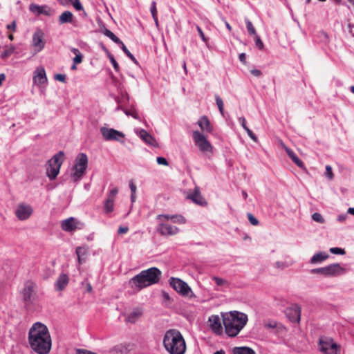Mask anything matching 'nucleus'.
<instances>
[{"label":"nucleus","mask_w":354,"mask_h":354,"mask_svg":"<svg viewBox=\"0 0 354 354\" xmlns=\"http://www.w3.org/2000/svg\"><path fill=\"white\" fill-rule=\"evenodd\" d=\"M28 342L30 348L38 354H47L51 348V337L46 325L36 322L30 328Z\"/></svg>","instance_id":"obj_1"},{"label":"nucleus","mask_w":354,"mask_h":354,"mask_svg":"<svg viewBox=\"0 0 354 354\" xmlns=\"http://www.w3.org/2000/svg\"><path fill=\"white\" fill-rule=\"evenodd\" d=\"M225 333L229 337H236L248 322V315L239 311H230L222 314Z\"/></svg>","instance_id":"obj_2"},{"label":"nucleus","mask_w":354,"mask_h":354,"mask_svg":"<svg viewBox=\"0 0 354 354\" xmlns=\"http://www.w3.org/2000/svg\"><path fill=\"white\" fill-rule=\"evenodd\" d=\"M160 277L161 271L156 267H152L141 271L132 277L129 283L134 290L140 291L145 288L157 283L160 281Z\"/></svg>","instance_id":"obj_3"},{"label":"nucleus","mask_w":354,"mask_h":354,"mask_svg":"<svg viewBox=\"0 0 354 354\" xmlns=\"http://www.w3.org/2000/svg\"><path fill=\"white\" fill-rule=\"evenodd\" d=\"M163 346L169 354H185L186 351L185 340L181 333L177 329H169L165 333Z\"/></svg>","instance_id":"obj_4"},{"label":"nucleus","mask_w":354,"mask_h":354,"mask_svg":"<svg viewBox=\"0 0 354 354\" xmlns=\"http://www.w3.org/2000/svg\"><path fill=\"white\" fill-rule=\"evenodd\" d=\"M192 138L195 145L202 153H213V146L202 132H200L199 131H194L192 133Z\"/></svg>","instance_id":"obj_5"},{"label":"nucleus","mask_w":354,"mask_h":354,"mask_svg":"<svg viewBox=\"0 0 354 354\" xmlns=\"http://www.w3.org/2000/svg\"><path fill=\"white\" fill-rule=\"evenodd\" d=\"M88 166V157L86 154L84 153H80L76 159L75 164L73 167V173L72 176L75 180H79L84 173L85 172Z\"/></svg>","instance_id":"obj_6"},{"label":"nucleus","mask_w":354,"mask_h":354,"mask_svg":"<svg viewBox=\"0 0 354 354\" xmlns=\"http://www.w3.org/2000/svg\"><path fill=\"white\" fill-rule=\"evenodd\" d=\"M170 286L180 295L183 296L194 297L191 288L189 285L179 278L171 277L169 279Z\"/></svg>","instance_id":"obj_7"},{"label":"nucleus","mask_w":354,"mask_h":354,"mask_svg":"<svg viewBox=\"0 0 354 354\" xmlns=\"http://www.w3.org/2000/svg\"><path fill=\"white\" fill-rule=\"evenodd\" d=\"M100 131L103 138L106 141H118L121 143L124 142V138L125 135L121 131L105 127H102Z\"/></svg>","instance_id":"obj_8"},{"label":"nucleus","mask_w":354,"mask_h":354,"mask_svg":"<svg viewBox=\"0 0 354 354\" xmlns=\"http://www.w3.org/2000/svg\"><path fill=\"white\" fill-rule=\"evenodd\" d=\"M35 288L36 284L32 281H27L24 284V288L21 292L23 300L25 305L29 306L31 304L35 297Z\"/></svg>","instance_id":"obj_9"},{"label":"nucleus","mask_w":354,"mask_h":354,"mask_svg":"<svg viewBox=\"0 0 354 354\" xmlns=\"http://www.w3.org/2000/svg\"><path fill=\"white\" fill-rule=\"evenodd\" d=\"M319 351L324 354H337L339 346L335 343L332 339L322 337L319 342Z\"/></svg>","instance_id":"obj_10"},{"label":"nucleus","mask_w":354,"mask_h":354,"mask_svg":"<svg viewBox=\"0 0 354 354\" xmlns=\"http://www.w3.org/2000/svg\"><path fill=\"white\" fill-rule=\"evenodd\" d=\"M33 209L30 205L19 203L15 210V215L20 221L27 220L32 214Z\"/></svg>","instance_id":"obj_11"},{"label":"nucleus","mask_w":354,"mask_h":354,"mask_svg":"<svg viewBox=\"0 0 354 354\" xmlns=\"http://www.w3.org/2000/svg\"><path fill=\"white\" fill-rule=\"evenodd\" d=\"M285 314L291 322L299 323L301 317V307L298 304H292L286 309Z\"/></svg>","instance_id":"obj_12"},{"label":"nucleus","mask_w":354,"mask_h":354,"mask_svg":"<svg viewBox=\"0 0 354 354\" xmlns=\"http://www.w3.org/2000/svg\"><path fill=\"white\" fill-rule=\"evenodd\" d=\"M157 232L162 236H172L179 232V229L164 222H160L156 228Z\"/></svg>","instance_id":"obj_13"},{"label":"nucleus","mask_w":354,"mask_h":354,"mask_svg":"<svg viewBox=\"0 0 354 354\" xmlns=\"http://www.w3.org/2000/svg\"><path fill=\"white\" fill-rule=\"evenodd\" d=\"M44 33L41 29H37L32 35V46L39 52L45 46Z\"/></svg>","instance_id":"obj_14"},{"label":"nucleus","mask_w":354,"mask_h":354,"mask_svg":"<svg viewBox=\"0 0 354 354\" xmlns=\"http://www.w3.org/2000/svg\"><path fill=\"white\" fill-rule=\"evenodd\" d=\"M210 328L216 335H221L223 333V327L221 326L220 318L218 315H212L209 317Z\"/></svg>","instance_id":"obj_15"},{"label":"nucleus","mask_w":354,"mask_h":354,"mask_svg":"<svg viewBox=\"0 0 354 354\" xmlns=\"http://www.w3.org/2000/svg\"><path fill=\"white\" fill-rule=\"evenodd\" d=\"M29 10L32 13L37 15H44L46 16L51 15V10L47 6H39L37 4L32 3L29 6Z\"/></svg>","instance_id":"obj_16"},{"label":"nucleus","mask_w":354,"mask_h":354,"mask_svg":"<svg viewBox=\"0 0 354 354\" xmlns=\"http://www.w3.org/2000/svg\"><path fill=\"white\" fill-rule=\"evenodd\" d=\"M187 198L192 200L194 203L204 206L207 205L205 198L201 196L200 189L196 187L193 193L187 195Z\"/></svg>","instance_id":"obj_17"},{"label":"nucleus","mask_w":354,"mask_h":354,"mask_svg":"<svg viewBox=\"0 0 354 354\" xmlns=\"http://www.w3.org/2000/svg\"><path fill=\"white\" fill-rule=\"evenodd\" d=\"M326 277L337 276L344 271L339 263H333L325 267Z\"/></svg>","instance_id":"obj_18"},{"label":"nucleus","mask_w":354,"mask_h":354,"mask_svg":"<svg viewBox=\"0 0 354 354\" xmlns=\"http://www.w3.org/2000/svg\"><path fill=\"white\" fill-rule=\"evenodd\" d=\"M198 124L202 132L212 133L213 131V127L211 125L208 118L205 115L200 118L198 121Z\"/></svg>","instance_id":"obj_19"},{"label":"nucleus","mask_w":354,"mask_h":354,"mask_svg":"<svg viewBox=\"0 0 354 354\" xmlns=\"http://www.w3.org/2000/svg\"><path fill=\"white\" fill-rule=\"evenodd\" d=\"M61 226L64 231H74L77 228L75 219L73 217L65 219L62 222Z\"/></svg>","instance_id":"obj_20"},{"label":"nucleus","mask_w":354,"mask_h":354,"mask_svg":"<svg viewBox=\"0 0 354 354\" xmlns=\"http://www.w3.org/2000/svg\"><path fill=\"white\" fill-rule=\"evenodd\" d=\"M64 157V153L62 151H59L58 153L55 154L48 162V164L51 166H59L61 167L62 160Z\"/></svg>","instance_id":"obj_21"},{"label":"nucleus","mask_w":354,"mask_h":354,"mask_svg":"<svg viewBox=\"0 0 354 354\" xmlns=\"http://www.w3.org/2000/svg\"><path fill=\"white\" fill-rule=\"evenodd\" d=\"M64 157V153L62 151H59L58 153L55 154L48 162V164L51 166H59L61 167L62 160Z\"/></svg>","instance_id":"obj_22"},{"label":"nucleus","mask_w":354,"mask_h":354,"mask_svg":"<svg viewBox=\"0 0 354 354\" xmlns=\"http://www.w3.org/2000/svg\"><path fill=\"white\" fill-rule=\"evenodd\" d=\"M68 281H69V279H68V277L67 276V274H60L55 283L56 289L59 291L63 290L68 285Z\"/></svg>","instance_id":"obj_23"},{"label":"nucleus","mask_w":354,"mask_h":354,"mask_svg":"<svg viewBox=\"0 0 354 354\" xmlns=\"http://www.w3.org/2000/svg\"><path fill=\"white\" fill-rule=\"evenodd\" d=\"M284 149L286 150L287 154L288 155L289 158L301 169H305V166L304 162L298 158V156L294 153L293 151H292L288 147L284 146Z\"/></svg>","instance_id":"obj_24"},{"label":"nucleus","mask_w":354,"mask_h":354,"mask_svg":"<svg viewBox=\"0 0 354 354\" xmlns=\"http://www.w3.org/2000/svg\"><path fill=\"white\" fill-rule=\"evenodd\" d=\"M142 310L140 308H135L126 317L127 322L134 324L142 316Z\"/></svg>","instance_id":"obj_25"},{"label":"nucleus","mask_w":354,"mask_h":354,"mask_svg":"<svg viewBox=\"0 0 354 354\" xmlns=\"http://www.w3.org/2000/svg\"><path fill=\"white\" fill-rule=\"evenodd\" d=\"M329 257V255L326 252H319L315 254L310 259V263L311 264H316L322 263L326 260Z\"/></svg>","instance_id":"obj_26"},{"label":"nucleus","mask_w":354,"mask_h":354,"mask_svg":"<svg viewBox=\"0 0 354 354\" xmlns=\"http://www.w3.org/2000/svg\"><path fill=\"white\" fill-rule=\"evenodd\" d=\"M73 20V15L71 11L66 10L62 12L59 17V24L66 23H72Z\"/></svg>","instance_id":"obj_27"},{"label":"nucleus","mask_w":354,"mask_h":354,"mask_svg":"<svg viewBox=\"0 0 354 354\" xmlns=\"http://www.w3.org/2000/svg\"><path fill=\"white\" fill-rule=\"evenodd\" d=\"M140 136L148 145H155L156 140L147 131L142 129L140 131Z\"/></svg>","instance_id":"obj_28"},{"label":"nucleus","mask_w":354,"mask_h":354,"mask_svg":"<svg viewBox=\"0 0 354 354\" xmlns=\"http://www.w3.org/2000/svg\"><path fill=\"white\" fill-rule=\"evenodd\" d=\"M59 169V166L55 167L48 165L46 169V175L50 180H54L57 176Z\"/></svg>","instance_id":"obj_29"},{"label":"nucleus","mask_w":354,"mask_h":354,"mask_svg":"<svg viewBox=\"0 0 354 354\" xmlns=\"http://www.w3.org/2000/svg\"><path fill=\"white\" fill-rule=\"evenodd\" d=\"M34 80L36 83L42 84L47 81L46 72L44 68L37 71V75L34 76Z\"/></svg>","instance_id":"obj_30"},{"label":"nucleus","mask_w":354,"mask_h":354,"mask_svg":"<svg viewBox=\"0 0 354 354\" xmlns=\"http://www.w3.org/2000/svg\"><path fill=\"white\" fill-rule=\"evenodd\" d=\"M233 354H256L254 351L250 347H234L232 349Z\"/></svg>","instance_id":"obj_31"},{"label":"nucleus","mask_w":354,"mask_h":354,"mask_svg":"<svg viewBox=\"0 0 354 354\" xmlns=\"http://www.w3.org/2000/svg\"><path fill=\"white\" fill-rule=\"evenodd\" d=\"M15 47L13 45L6 46L4 50L1 54V59H6L15 53Z\"/></svg>","instance_id":"obj_32"},{"label":"nucleus","mask_w":354,"mask_h":354,"mask_svg":"<svg viewBox=\"0 0 354 354\" xmlns=\"http://www.w3.org/2000/svg\"><path fill=\"white\" fill-rule=\"evenodd\" d=\"M103 33L104 35L108 37L115 44L118 45L122 44L123 42L117 36H115L110 30L105 28L104 30L103 31Z\"/></svg>","instance_id":"obj_33"},{"label":"nucleus","mask_w":354,"mask_h":354,"mask_svg":"<svg viewBox=\"0 0 354 354\" xmlns=\"http://www.w3.org/2000/svg\"><path fill=\"white\" fill-rule=\"evenodd\" d=\"M113 207H114V201L107 198V199L105 201L104 204V212L106 214L112 212L113 211Z\"/></svg>","instance_id":"obj_34"},{"label":"nucleus","mask_w":354,"mask_h":354,"mask_svg":"<svg viewBox=\"0 0 354 354\" xmlns=\"http://www.w3.org/2000/svg\"><path fill=\"white\" fill-rule=\"evenodd\" d=\"M122 51L125 53V55L136 65H138V62L136 59V57L131 53V52L127 49L126 46L122 43L120 45Z\"/></svg>","instance_id":"obj_35"},{"label":"nucleus","mask_w":354,"mask_h":354,"mask_svg":"<svg viewBox=\"0 0 354 354\" xmlns=\"http://www.w3.org/2000/svg\"><path fill=\"white\" fill-rule=\"evenodd\" d=\"M245 21L246 28H247V30H248L249 34L250 35H257L256 30H255L253 24H252V22L248 19H245Z\"/></svg>","instance_id":"obj_36"},{"label":"nucleus","mask_w":354,"mask_h":354,"mask_svg":"<svg viewBox=\"0 0 354 354\" xmlns=\"http://www.w3.org/2000/svg\"><path fill=\"white\" fill-rule=\"evenodd\" d=\"M215 100H216V105H217V106L218 108V110H219L220 113L222 115H223L224 104H223V100L220 97L219 95H215Z\"/></svg>","instance_id":"obj_37"},{"label":"nucleus","mask_w":354,"mask_h":354,"mask_svg":"<svg viewBox=\"0 0 354 354\" xmlns=\"http://www.w3.org/2000/svg\"><path fill=\"white\" fill-rule=\"evenodd\" d=\"M104 49L107 52L108 57H109V58L110 59V62L112 64L114 69L115 70V71L118 72L119 69H120V67H119V65H118V62L115 59L113 55H111L110 53H109V51L105 48H104Z\"/></svg>","instance_id":"obj_38"},{"label":"nucleus","mask_w":354,"mask_h":354,"mask_svg":"<svg viewBox=\"0 0 354 354\" xmlns=\"http://www.w3.org/2000/svg\"><path fill=\"white\" fill-rule=\"evenodd\" d=\"M312 218L313 221L322 224L325 223L324 218H323L322 214L318 212H315L314 214H313Z\"/></svg>","instance_id":"obj_39"},{"label":"nucleus","mask_w":354,"mask_h":354,"mask_svg":"<svg viewBox=\"0 0 354 354\" xmlns=\"http://www.w3.org/2000/svg\"><path fill=\"white\" fill-rule=\"evenodd\" d=\"M185 221V218L181 215H174L172 218V222L174 223L183 224Z\"/></svg>","instance_id":"obj_40"},{"label":"nucleus","mask_w":354,"mask_h":354,"mask_svg":"<svg viewBox=\"0 0 354 354\" xmlns=\"http://www.w3.org/2000/svg\"><path fill=\"white\" fill-rule=\"evenodd\" d=\"M174 217V215L171 214H159L157 216L156 218L159 220L160 222H164L165 220L169 221L171 220Z\"/></svg>","instance_id":"obj_41"},{"label":"nucleus","mask_w":354,"mask_h":354,"mask_svg":"<svg viewBox=\"0 0 354 354\" xmlns=\"http://www.w3.org/2000/svg\"><path fill=\"white\" fill-rule=\"evenodd\" d=\"M150 12L151 13L152 17L155 18L156 17H158V12L156 8V2L155 1H153L151 4L150 7Z\"/></svg>","instance_id":"obj_42"},{"label":"nucleus","mask_w":354,"mask_h":354,"mask_svg":"<svg viewBox=\"0 0 354 354\" xmlns=\"http://www.w3.org/2000/svg\"><path fill=\"white\" fill-rule=\"evenodd\" d=\"M310 273L318 274L326 277L325 267L312 269Z\"/></svg>","instance_id":"obj_43"},{"label":"nucleus","mask_w":354,"mask_h":354,"mask_svg":"<svg viewBox=\"0 0 354 354\" xmlns=\"http://www.w3.org/2000/svg\"><path fill=\"white\" fill-rule=\"evenodd\" d=\"M248 221L252 225H257L259 224L258 219L251 213L247 214Z\"/></svg>","instance_id":"obj_44"},{"label":"nucleus","mask_w":354,"mask_h":354,"mask_svg":"<svg viewBox=\"0 0 354 354\" xmlns=\"http://www.w3.org/2000/svg\"><path fill=\"white\" fill-rule=\"evenodd\" d=\"M212 279L215 281L216 285L219 286L228 284L226 280L218 277H214Z\"/></svg>","instance_id":"obj_45"},{"label":"nucleus","mask_w":354,"mask_h":354,"mask_svg":"<svg viewBox=\"0 0 354 354\" xmlns=\"http://www.w3.org/2000/svg\"><path fill=\"white\" fill-rule=\"evenodd\" d=\"M254 41H255V44H256V46L259 49V50H262L263 49V47H264V45H263V41H261V38L259 36H258L257 35H255V37H254Z\"/></svg>","instance_id":"obj_46"},{"label":"nucleus","mask_w":354,"mask_h":354,"mask_svg":"<svg viewBox=\"0 0 354 354\" xmlns=\"http://www.w3.org/2000/svg\"><path fill=\"white\" fill-rule=\"evenodd\" d=\"M330 252L334 254H344L345 250L340 248H331Z\"/></svg>","instance_id":"obj_47"},{"label":"nucleus","mask_w":354,"mask_h":354,"mask_svg":"<svg viewBox=\"0 0 354 354\" xmlns=\"http://www.w3.org/2000/svg\"><path fill=\"white\" fill-rule=\"evenodd\" d=\"M124 112L128 116L131 115L135 119L139 118L138 114L136 110H124Z\"/></svg>","instance_id":"obj_48"},{"label":"nucleus","mask_w":354,"mask_h":354,"mask_svg":"<svg viewBox=\"0 0 354 354\" xmlns=\"http://www.w3.org/2000/svg\"><path fill=\"white\" fill-rule=\"evenodd\" d=\"M118 193V188L115 187L109 192V193L108 194L107 198L109 199H111L113 201H115V197Z\"/></svg>","instance_id":"obj_49"},{"label":"nucleus","mask_w":354,"mask_h":354,"mask_svg":"<svg viewBox=\"0 0 354 354\" xmlns=\"http://www.w3.org/2000/svg\"><path fill=\"white\" fill-rule=\"evenodd\" d=\"M325 175L330 180L333 179V171H332V168H331V167L330 165H326V173H325Z\"/></svg>","instance_id":"obj_50"},{"label":"nucleus","mask_w":354,"mask_h":354,"mask_svg":"<svg viewBox=\"0 0 354 354\" xmlns=\"http://www.w3.org/2000/svg\"><path fill=\"white\" fill-rule=\"evenodd\" d=\"M73 5L74 8H75V10H84L83 6H82L81 2L80 1V0H75V1L73 2Z\"/></svg>","instance_id":"obj_51"},{"label":"nucleus","mask_w":354,"mask_h":354,"mask_svg":"<svg viewBox=\"0 0 354 354\" xmlns=\"http://www.w3.org/2000/svg\"><path fill=\"white\" fill-rule=\"evenodd\" d=\"M196 30H197V31H198V32L201 39L203 41L207 42V39L205 37V36L202 29L201 28V27L198 26H196Z\"/></svg>","instance_id":"obj_52"},{"label":"nucleus","mask_w":354,"mask_h":354,"mask_svg":"<svg viewBox=\"0 0 354 354\" xmlns=\"http://www.w3.org/2000/svg\"><path fill=\"white\" fill-rule=\"evenodd\" d=\"M55 79L57 81L62 82L63 83L66 82V75L64 74H57L55 75Z\"/></svg>","instance_id":"obj_53"},{"label":"nucleus","mask_w":354,"mask_h":354,"mask_svg":"<svg viewBox=\"0 0 354 354\" xmlns=\"http://www.w3.org/2000/svg\"><path fill=\"white\" fill-rule=\"evenodd\" d=\"M238 120H239L240 124L241 125V127L244 129V130L248 129V127L247 126V123H246V120L244 117L239 118Z\"/></svg>","instance_id":"obj_54"},{"label":"nucleus","mask_w":354,"mask_h":354,"mask_svg":"<svg viewBox=\"0 0 354 354\" xmlns=\"http://www.w3.org/2000/svg\"><path fill=\"white\" fill-rule=\"evenodd\" d=\"M248 136L254 141L257 142V137L256 136V135L248 128L247 129L245 130Z\"/></svg>","instance_id":"obj_55"},{"label":"nucleus","mask_w":354,"mask_h":354,"mask_svg":"<svg viewBox=\"0 0 354 354\" xmlns=\"http://www.w3.org/2000/svg\"><path fill=\"white\" fill-rule=\"evenodd\" d=\"M156 161L158 165H168L167 160L163 157H158Z\"/></svg>","instance_id":"obj_56"},{"label":"nucleus","mask_w":354,"mask_h":354,"mask_svg":"<svg viewBox=\"0 0 354 354\" xmlns=\"http://www.w3.org/2000/svg\"><path fill=\"white\" fill-rule=\"evenodd\" d=\"M82 285H85L86 288V291L88 292H91L93 290V288L91 284L88 281V280H85L82 283Z\"/></svg>","instance_id":"obj_57"},{"label":"nucleus","mask_w":354,"mask_h":354,"mask_svg":"<svg viewBox=\"0 0 354 354\" xmlns=\"http://www.w3.org/2000/svg\"><path fill=\"white\" fill-rule=\"evenodd\" d=\"M76 354H97L86 349H77Z\"/></svg>","instance_id":"obj_58"},{"label":"nucleus","mask_w":354,"mask_h":354,"mask_svg":"<svg viewBox=\"0 0 354 354\" xmlns=\"http://www.w3.org/2000/svg\"><path fill=\"white\" fill-rule=\"evenodd\" d=\"M275 267L280 269H284L285 268L288 267V265L284 262L277 261L275 263Z\"/></svg>","instance_id":"obj_59"},{"label":"nucleus","mask_w":354,"mask_h":354,"mask_svg":"<svg viewBox=\"0 0 354 354\" xmlns=\"http://www.w3.org/2000/svg\"><path fill=\"white\" fill-rule=\"evenodd\" d=\"M250 73L252 75H253L254 76L257 77L261 76V75H262V72L259 69H252L250 71Z\"/></svg>","instance_id":"obj_60"},{"label":"nucleus","mask_w":354,"mask_h":354,"mask_svg":"<svg viewBox=\"0 0 354 354\" xmlns=\"http://www.w3.org/2000/svg\"><path fill=\"white\" fill-rule=\"evenodd\" d=\"M83 56L82 55H76V56L73 58L74 64H80L82 62Z\"/></svg>","instance_id":"obj_61"},{"label":"nucleus","mask_w":354,"mask_h":354,"mask_svg":"<svg viewBox=\"0 0 354 354\" xmlns=\"http://www.w3.org/2000/svg\"><path fill=\"white\" fill-rule=\"evenodd\" d=\"M129 188L131 189V194H136L137 187L136 185L133 182V180H130L129 182Z\"/></svg>","instance_id":"obj_62"},{"label":"nucleus","mask_w":354,"mask_h":354,"mask_svg":"<svg viewBox=\"0 0 354 354\" xmlns=\"http://www.w3.org/2000/svg\"><path fill=\"white\" fill-rule=\"evenodd\" d=\"M128 231H129V227H128L120 226L118 230V233L119 234H121L127 233Z\"/></svg>","instance_id":"obj_63"},{"label":"nucleus","mask_w":354,"mask_h":354,"mask_svg":"<svg viewBox=\"0 0 354 354\" xmlns=\"http://www.w3.org/2000/svg\"><path fill=\"white\" fill-rule=\"evenodd\" d=\"M348 31L351 36L354 37V24L351 23L348 24Z\"/></svg>","instance_id":"obj_64"}]
</instances>
